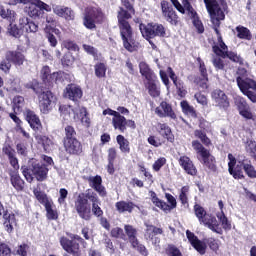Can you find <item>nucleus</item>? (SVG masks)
<instances>
[{
    "label": "nucleus",
    "instance_id": "nucleus-2",
    "mask_svg": "<svg viewBox=\"0 0 256 256\" xmlns=\"http://www.w3.org/2000/svg\"><path fill=\"white\" fill-rule=\"evenodd\" d=\"M127 19H131V14L127 12V10L120 8L118 12V23L120 27V33L123 40L124 48L133 53V51H137V43L133 39V32L131 31V26Z\"/></svg>",
    "mask_w": 256,
    "mask_h": 256
},
{
    "label": "nucleus",
    "instance_id": "nucleus-48",
    "mask_svg": "<svg viewBox=\"0 0 256 256\" xmlns=\"http://www.w3.org/2000/svg\"><path fill=\"white\" fill-rule=\"evenodd\" d=\"M0 17L2 19H8L9 21H13V19L15 18V11L0 7Z\"/></svg>",
    "mask_w": 256,
    "mask_h": 256
},
{
    "label": "nucleus",
    "instance_id": "nucleus-22",
    "mask_svg": "<svg viewBox=\"0 0 256 256\" xmlns=\"http://www.w3.org/2000/svg\"><path fill=\"white\" fill-rule=\"evenodd\" d=\"M200 223H202L204 227H208V229L214 231V233H221L219 221H217V218L211 214L205 215L204 219Z\"/></svg>",
    "mask_w": 256,
    "mask_h": 256
},
{
    "label": "nucleus",
    "instance_id": "nucleus-33",
    "mask_svg": "<svg viewBox=\"0 0 256 256\" xmlns=\"http://www.w3.org/2000/svg\"><path fill=\"white\" fill-rule=\"evenodd\" d=\"M33 193L37 199V201H39V203H41L42 205H47L48 203H51L53 200L49 199V197H47V194H45V192L41 191V188L39 187V185L33 189Z\"/></svg>",
    "mask_w": 256,
    "mask_h": 256
},
{
    "label": "nucleus",
    "instance_id": "nucleus-25",
    "mask_svg": "<svg viewBox=\"0 0 256 256\" xmlns=\"http://www.w3.org/2000/svg\"><path fill=\"white\" fill-rule=\"evenodd\" d=\"M199 161L204 165V167H207L210 171H216L217 166L215 165V156H212L211 152H206L204 155L198 157Z\"/></svg>",
    "mask_w": 256,
    "mask_h": 256
},
{
    "label": "nucleus",
    "instance_id": "nucleus-60",
    "mask_svg": "<svg viewBox=\"0 0 256 256\" xmlns=\"http://www.w3.org/2000/svg\"><path fill=\"white\" fill-rule=\"evenodd\" d=\"M68 195H69V191H67V189L61 188L59 190V198H58L59 205H65V199H67Z\"/></svg>",
    "mask_w": 256,
    "mask_h": 256
},
{
    "label": "nucleus",
    "instance_id": "nucleus-49",
    "mask_svg": "<svg viewBox=\"0 0 256 256\" xmlns=\"http://www.w3.org/2000/svg\"><path fill=\"white\" fill-rule=\"evenodd\" d=\"M0 17L2 19H8L9 21H13V19L15 18V11L0 7Z\"/></svg>",
    "mask_w": 256,
    "mask_h": 256
},
{
    "label": "nucleus",
    "instance_id": "nucleus-3",
    "mask_svg": "<svg viewBox=\"0 0 256 256\" xmlns=\"http://www.w3.org/2000/svg\"><path fill=\"white\" fill-rule=\"evenodd\" d=\"M21 170L28 183L33 182V177H35L37 181H45V179H47V173H49L47 166L33 159L31 161L30 168H27V166H22Z\"/></svg>",
    "mask_w": 256,
    "mask_h": 256
},
{
    "label": "nucleus",
    "instance_id": "nucleus-26",
    "mask_svg": "<svg viewBox=\"0 0 256 256\" xmlns=\"http://www.w3.org/2000/svg\"><path fill=\"white\" fill-rule=\"evenodd\" d=\"M112 124L114 129H118L121 133H125V131H127V119L125 116H121L119 112L112 118Z\"/></svg>",
    "mask_w": 256,
    "mask_h": 256
},
{
    "label": "nucleus",
    "instance_id": "nucleus-43",
    "mask_svg": "<svg viewBox=\"0 0 256 256\" xmlns=\"http://www.w3.org/2000/svg\"><path fill=\"white\" fill-rule=\"evenodd\" d=\"M80 195H84L86 201H90L92 205H95V203L101 202V200H99V196H97V193L91 190H87L86 193H82Z\"/></svg>",
    "mask_w": 256,
    "mask_h": 256
},
{
    "label": "nucleus",
    "instance_id": "nucleus-51",
    "mask_svg": "<svg viewBox=\"0 0 256 256\" xmlns=\"http://www.w3.org/2000/svg\"><path fill=\"white\" fill-rule=\"evenodd\" d=\"M36 141H38V143H40V145H43L44 149H49V147H51V145H53V142L47 136L37 135Z\"/></svg>",
    "mask_w": 256,
    "mask_h": 256
},
{
    "label": "nucleus",
    "instance_id": "nucleus-41",
    "mask_svg": "<svg viewBox=\"0 0 256 256\" xmlns=\"http://www.w3.org/2000/svg\"><path fill=\"white\" fill-rule=\"evenodd\" d=\"M192 147H193L194 151H196L198 157H202V155L209 152V150L204 148L203 144H201V142H199L198 140L192 141Z\"/></svg>",
    "mask_w": 256,
    "mask_h": 256
},
{
    "label": "nucleus",
    "instance_id": "nucleus-64",
    "mask_svg": "<svg viewBox=\"0 0 256 256\" xmlns=\"http://www.w3.org/2000/svg\"><path fill=\"white\" fill-rule=\"evenodd\" d=\"M166 163H167V159H165L164 157L159 158L153 164L154 171H160L161 167H163V165H165Z\"/></svg>",
    "mask_w": 256,
    "mask_h": 256
},
{
    "label": "nucleus",
    "instance_id": "nucleus-34",
    "mask_svg": "<svg viewBox=\"0 0 256 256\" xmlns=\"http://www.w3.org/2000/svg\"><path fill=\"white\" fill-rule=\"evenodd\" d=\"M124 231L129 239V242L131 245H137V229L131 225H125L124 226Z\"/></svg>",
    "mask_w": 256,
    "mask_h": 256
},
{
    "label": "nucleus",
    "instance_id": "nucleus-57",
    "mask_svg": "<svg viewBox=\"0 0 256 256\" xmlns=\"http://www.w3.org/2000/svg\"><path fill=\"white\" fill-rule=\"evenodd\" d=\"M165 197L168 203H170V205H169V209L164 211L165 213H169V211H172V209H175L177 207V199H175L171 194H166Z\"/></svg>",
    "mask_w": 256,
    "mask_h": 256
},
{
    "label": "nucleus",
    "instance_id": "nucleus-53",
    "mask_svg": "<svg viewBox=\"0 0 256 256\" xmlns=\"http://www.w3.org/2000/svg\"><path fill=\"white\" fill-rule=\"evenodd\" d=\"M14 103V111H21L25 105V98L22 96H16L13 100Z\"/></svg>",
    "mask_w": 256,
    "mask_h": 256
},
{
    "label": "nucleus",
    "instance_id": "nucleus-15",
    "mask_svg": "<svg viewBox=\"0 0 256 256\" xmlns=\"http://www.w3.org/2000/svg\"><path fill=\"white\" fill-rule=\"evenodd\" d=\"M63 95L66 99H70V101H79L83 97V90L75 84H68L64 89Z\"/></svg>",
    "mask_w": 256,
    "mask_h": 256
},
{
    "label": "nucleus",
    "instance_id": "nucleus-55",
    "mask_svg": "<svg viewBox=\"0 0 256 256\" xmlns=\"http://www.w3.org/2000/svg\"><path fill=\"white\" fill-rule=\"evenodd\" d=\"M245 107H247V103L244 102L242 103V107L239 106V113L242 117H244L245 119H253V114L246 109Z\"/></svg>",
    "mask_w": 256,
    "mask_h": 256
},
{
    "label": "nucleus",
    "instance_id": "nucleus-16",
    "mask_svg": "<svg viewBox=\"0 0 256 256\" xmlns=\"http://www.w3.org/2000/svg\"><path fill=\"white\" fill-rule=\"evenodd\" d=\"M0 215L4 219V227L7 233H13V227L17 225V221L15 220V214H11L5 211L3 204L0 202Z\"/></svg>",
    "mask_w": 256,
    "mask_h": 256
},
{
    "label": "nucleus",
    "instance_id": "nucleus-62",
    "mask_svg": "<svg viewBox=\"0 0 256 256\" xmlns=\"http://www.w3.org/2000/svg\"><path fill=\"white\" fill-rule=\"evenodd\" d=\"M92 213L96 217H101L103 215V210L101 209V202L92 204Z\"/></svg>",
    "mask_w": 256,
    "mask_h": 256
},
{
    "label": "nucleus",
    "instance_id": "nucleus-28",
    "mask_svg": "<svg viewBox=\"0 0 256 256\" xmlns=\"http://www.w3.org/2000/svg\"><path fill=\"white\" fill-rule=\"evenodd\" d=\"M139 70L140 74L142 75V77H145L146 81H153V79L157 77L153 70H151V68L149 67V64L146 62L139 63Z\"/></svg>",
    "mask_w": 256,
    "mask_h": 256
},
{
    "label": "nucleus",
    "instance_id": "nucleus-54",
    "mask_svg": "<svg viewBox=\"0 0 256 256\" xmlns=\"http://www.w3.org/2000/svg\"><path fill=\"white\" fill-rule=\"evenodd\" d=\"M230 175L234 177V179H244L243 171L241 170V166L236 165L232 168V171H229Z\"/></svg>",
    "mask_w": 256,
    "mask_h": 256
},
{
    "label": "nucleus",
    "instance_id": "nucleus-59",
    "mask_svg": "<svg viewBox=\"0 0 256 256\" xmlns=\"http://www.w3.org/2000/svg\"><path fill=\"white\" fill-rule=\"evenodd\" d=\"M197 14L192 15L193 17V25L197 29L198 33H203L205 31V28L203 27V23L199 18L196 17Z\"/></svg>",
    "mask_w": 256,
    "mask_h": 256
},
{
    "label": "nucleus",
    "instance_id": "nucleus-12",
    "mask_svg": "<svg viewBox=\"0 0 256 256\" xmlns=\"http://www.w3.org/2000/svg\"><path fill=\"white\" fill-rule=\"evenodd\" d=\"M212 99L215 103V106L219 107V109H223V111H227V109H229V98L227 97V94H225V92L222 90H214L212 92Z\"/></svg>",
    "mask_w": 256,
    "mask_h": 256
},
{
    "label": "nucleus",
    "instance_id": "nucleus-61",
    "mask_svg": "<svg viewBox=\"0 0 256 256\" xmlns=\"http://www.w3.org/2000/svg\"><path fill=\"white\" fill-rule=\"evenodd\" d=\"M0 256H11V248L0 241Z\"/></svg>",
    "mask_w": 256,
    "mask_h": 256
},
{
    "label": "nucleus",
    "instance_id": "nucleus-9",
    "mask_svg": "<svg viewBox=\"0 0 256 256\" xmlns=\"http://www.w3.org/2000/svg\"><path fill=\"white\" fill-rule=\"evenodd\" d=\"M89 201L85 198L84 194H79L75 201V209L81 217L85 221H89L91 219V208H89Z\"/></svg>",
    "mask_w": 256,
    "mask_h": 256
},
{
    "label": "nucleus",
    "instance_id": "nucleus-36",
    "mask_svg": "<svg viewBox=\"0 0 256 256\" xmlns=\"http://www.w3.org/2000/svg\"><path fill=\"white\" fill-rule=\"evenodd\" d=\"M236 32H237L238 39H246V41H251L253 37L251 35V31L245 26H241V25L237 26Z\"/></svg>",
    "mask_w": 256,
    "mask_h": 256
},
{
    "label": "nucleus",
    "instance_id": "nucleus-47",
    "mask_svg": "<svg viewBox=\"0 0 256 256\" xmlns=\"http://www.w3.org/2000/svg\"><path fill=\"white\" fill-rule=\"evenodd\" d=\"M46 209V216L47 219H51V220H55L57 219V211L53 210V201L49 202L48 204H46L45 206Z\"/></svg>",
    "mask_w": 256,
    "mask_h": 256
},
{
    "label": "nucleus",
    "instance_id": "nucleus-50",
    "mask_svg": "<svg viewBox=\"0 0 256 256\" xmlns=\"http://www.w3.org/2000/svg\"><path fill=\"white\" fill-rule=\"evenodd\" d=\"M183 113L186 115H191L192 117H195V109L189 105V102L182 101L180 103Z\"/></svg>",
    "mask_w": 256,
    "mask_h": 256
},
{
    "label": "nucleus",
    "instance_id": "nucleus-52",
    "mask_svg": "<svg viewBox=\"0 0 256 256\" xmlns=\"http://www.w3.org/2000/svg\"><path fill=\"white\" fill-rule=\"evenodd\" d=\"M195 215L198 218V221L201 223L202 220L205 219V215H208L207 212H205V209L198 204L194 206Z\"/></svg>",
    "mask_w": 256,
    "mask_h": 256
},
{
    "label": "nucleus",
    "instance_id": "nucleus-30",
    "mask_svg": "<svg viewBox=\"0 0 256 256\" xmlns=\"http://www.w3.org/2000/svg\"><path fill=\"white\" fill-rule=\"evenodd\" d=\"M146 88L151 97H159L161 95V90L157 87V76L152 80H147Z\"/></svg>",
    "mask_w": 256,
    "mask_h": 256
},
{
    "label": "nucleus",
    "instance_id": "nucleus-56",
    "mask_svg": "<svg viewBox=\"0 0 256 256\" xmlns=\"http://www.w3.org/2000/svg\"><path fill=\"white\" fill-rule=\"evenodd\" d=\"M217 218L219 219V221L222 223V227L223 229H231V223L229 222V220L227 219V216H225V213H218L217 214Z\"/></svg>",
    "mask_w": 256,
    "mask_h": 256
},
{
    "label": "nucleus",
    "instance_id": "nucleus-6",
    "mask_svg": "<svg viewBox=\"0 0 256 256\" xmlns=\"http://www.w3.org/2000/svg\"><path fill=\"white\" fill-rule=\"evenodd\" d=\"M69 240L67 237L60 238V245L66 251L73 256H81V249L79 248V242L82 241L81 236L79 235H71Z\"/></svg>",
    "mask_w": 256,
    "mask_h": 256
},
{
    "label": "nucleus",
    "instance_id": "nucleus-29",
    "mask_svg": "<svg viewBox=\"0 0 256 256\" xmlns=\"http://www.w3.org/2000/svg\"><path fill=\"white\" fill-rule=\"evenodd\" d=\"M156 131H158L159 134L162 135V137H165L167 141H170V143H173L174 141L173 134H171V128L167 124L165 123L156 124Z\"/></svg>",
    "mask_w": 256,
    "mask_h": 256
},
{
    "label": "nucleus",
    "instance_id": "nucleus-44",
    "mask_svg": "<svg viewBox=\"0 0 256 256\" xmlns=\"http://www.w3.org/2000/svg\"><path fill=\"white\" fill-rule=\"evenodd\" d=\"M246 151L249 153L250 157L256 161V142L253 140H248L246 142Z\"/></svg>",
    "mask_w": 256,
    "mask_h": 256
},
{
    "label": "nucleus",
    "instance_id": "nucleus-10",
    "mask_svg": "<svg viewBox=\"0 0 256 256\" xmlns=\"http://www.w3.org/2000/svg\"><path fill=\"white\" fill-rule=\"evenodd\" d=\"M65 76L64 72H54L51 74V68L49 66H44L41 69V78L46 85H51L53 83H61L63 77Z\"/></svg>",
    "mask_w": 256,
    "mask_h": 256
},
{
    "label": "nucleus",
    "instance_id": "nucleus-8",
    "mask_svg": "<svg viewBox=\"0 0 256 256\" xmlns=\"http://www.w3.org/2000/svg\"><path fill=\"white\" fill-rule=\"evenodd\" d=\"M103 21V12L99 8H87L83 25L86 29H95L97 26L95 23H101Z\"/></svg>",
    "mask_w": 256,
    "mask_h": 256
},
{
    "label": "nucleus",
    "instance_id": "nucleus-7",
    "mask_svg": "<svg viewBox=\"0 0 256 256\" xmlns=\"http://www.w3.org/2000/svg\"><path fill=\"white\" fill-rule=\"evenodd\" d=\"M140 31L144 39H154V37H165L167 35L163 24H140Z\"/></svg>",
    "mask_w": 256,
    "mask_h": 256
},
{
    "label": "nucleus",
    "instance_id": "nucleus-5",
    "mask_svg": "<svg viewBox=\"0 0 256 256\" xmlns=\"http://www.w3.org/2000/svg\"><path fill=\"white\" fill-rule=\"evenodd\" d=\"M13 2L17 5L21 3L22 5H28L25 8L26 13H28L29 17L33 19H37L43 15V11H51L49 5L41 0H13Z\"/></svg>",
    "mask_w": 256,
    "mask_h": 256
},
{
    "label": "nucleus",
    "instance_id": "nucleus-38",
    "mask_svg": "<svg viewBox=\"0 0 256 256\" xmlns=\"http://www.w3.org/2000/svg\"><path fill=\"white\" fill-rule=\"evenodd\" d=\"M11 184L14 188H16L17 191H23V187H25V182L18 174H13L11 176Z\"/></svg>",
    "mask_w": 256,
    "mask_h": 256
},
{
    "label": "nucleus",
    "instance_id": "nucleus-24",
    "mask_svg": "<svg viewBox=\"0 0 256 256\" xmlns=\"http://www.w3.org/2000/svg\"><path fill=\"white\" fill-rule=\"evenodd\" d=\"M179 165L182 166V168L188 175H197V168L195 167V164H193V161H191L190 157H180Z\"/></svg>",
    "mask_w": 256,
    "mask_h": 256
},
{
    "label": "nucleus",
    "instance_id": "nucleus-18",
    "mask_svg": "<svg viewBox=\"0 0 256 256\" xmlns=\"http://www.w3.org/2000/svg\"><path fill=\"white\" fill-rule=\"evenodd\" d=\"M64 148L66 153L70 155H79L83 148L81 147V142L77 140V138L71 139H64Z\"/></svg>",
    "mask_w": 256,
    "mask_h": 256
},
{
    "label": "nucleus",
    "instance_id": "nucleus-31",
    "mask_svg": "<svg viewBox=\"0 0 256 256\" xmlns=\"http://www.w3.org/2000/svg\"><path fill=\"white\" fill-rule=\"evenodd\" d=\"M115 207L119 213H133L135 204L133 202L119 201L115 204Z\"/></svg>",
    "mask_w": 256,
    "mask_h": 256
},
{
    "label": "nucleus",
    "instance_id": "nucleus-42",
    "mask_svg": "<svg viewBox=\"0 0 256 256\" xmlns=\"http://www.w3.org/2000/svg\"><path fill=\"white\" fill-rule=\"evenodd\" d=\"M194 135L195 137L200 139L201 143H203V145H206V147H209V145H211V139H209V137H207V134L202 130H195Z\"/></svg>",
    "mask_w": 256,
    "mask_h": 256
},
{
    "label": "nucleus",
    "instance_id": "nucleus-35",
    "mask_svg": "<svg viewBox=\"0 0 256 256\" xmlns=\"http://www.w3.org/2000/svg\"><path fill=\"white\" fill-rule=\"evenodd\" d=\"M146 225V230H145V239H153L155 235H162L163 234V229L157 228L153 225L145 224Z\"/></svg>",
    "mask_w": 256,
    "mask_h": 256
},
{
    "label": "nucleus",
    "instance_id": "nucleus-37",
    "mask_svg": "<svg viewBox=\"0 0 256 256\" xmlns=\"http://www.w3.org/2000/svg\"><path fill=\"white\" fill-rule=\"evenodd\" d=\"M116 141L119 145V149L122 153H129L131 148L129 147V140L125 138L123 135H118L116 137Z\"/></svg>",
    "mask_w": 256,
    "mask_h": 256
},
{
    "label": "nucleus",
    "instance_id": "nucleus-13",
    "mask_svg": "<svg viewBox=\"0 0 256 256\" xmlns=\"http://www.w3.org/2000/svg\"><path fill=\"white\" fill-rule=\"evenodd\" d=\"M154 112L161 118L169 117L170 119H177V114L173 111V107L165 101H162L160 105L155 108Z\"/></svg>",
    "mask_w": 256,
    "mask_h": 256
},
{
    "label": "nucleus",
    "instance_id": "nucleus-19",
    "mask_svg": "<svg viewBox=\"0 0 256 256\" xmlns=\"http://www.w3.org/2000/svg\"><path fill=\"white\" fill-rule=\"evenodd\" d=\"M74 112V121H81L82 125L89 129L91 127V118H89V114L87 113V109L85 107H81L79 109L75 108L72 110Z\"/></svg>",
    "mask_w": 256,
    "mask_h": 256
},
{
    "label": "nucleus",
    "instance_id": "nucleus-58",
    "mask_svg": "<svg viewBox=\"0 0 256 256\" xmlns=\"http://www.w3.org/2000/svg\"><path fill=\"white\" fill-rule=\"evenodd\" d=\"M26 89H33L34 93H41V89H39V82L37 80H32L25 84Z\"/></svg>",
    "mask_w": 256,
    "mask_h": 256
},
{
    "label": "nucleus",
    "instance_id": "nucleus-63",
    "mask_svg": "<svg viewBox=\"0 0 256 256\" xmlns=\"http://www.w3.org/2000/svg\"><path fill=\"white\" fill-rule=\"evenodd\" d=\"M111 235L116 239H125V233H123V229L119 227L112 229Z\"/></svg>",
    "mask_w": 256,
    "mask_h": 256
},
{
    "label": "nucleus",
    "instance_id": "nucleus-11",
    "mask_svg": "<svg viewBox=\"0 0 256 256\" xmlns=\"http://www.w3.org/2000/svg\"><path fill=\"white\" fill-rule=\"evenodd\" d=\"M160 5L164 19L170 23V25H177V23H179V17L173 9V6H171V4L165 0H163Z\"/></svg>",
    "mask_w": 256,
    "mask_h": 256
},
{
    "label": "nucleus",
    "instance_id": "nucleus-21",
    "mask_svg": "<svg viewBox=\"0 0 256 256\" xmlns=\"http://www.w3.org/2000/svg\"><path fill=\"white\" fill-rule=\"evenodd\" d=\"M53 13L58 17H63L67 21H73L75 19V12L69 7L56 5L53 7Z\"/></svg>",
    "mask_w": 256,
    "mask_h": 256
},
{
    "label": "nucleus",
    "instance_id": "nucleus-20",
    "mask_svg": "<svg viewBox=\"0 0 256 256\" xmlns=\"http://www.w3.org/2000/svg\"><path fill=\"white\" fill-rule=\"evenodd\" d=\"M51 99H53V93H51V91L42 92L40 94V111L42 113H49V111H51Z\"/></svg>",
    "mask_w": 256,
    "mask_h": 256
},
{
    "label": "nucleus",
    "instance_id": "nucleus-17",
    "mask_svg": "<svg viewBox=\"0 0 256 256\" xmlns=\"http://www.w3.org/2000/svg\"><path fill=\"white\" fill-rule=\"evenodd\" d=\"M186 237L192 247H194V249H196L200 255H205V251H207V244L205 242L199 240V238H197V236H195V234L189 230L186 231Z\"/></svg>",
    "mask_w": 256,
    "mask_h": 256
},
{
    "label": "nucleus",
    "instance_id": "nucleus-27",
    "mask_svg": "<svg viewBox=\"0 0 256 256\" xmlns=\"http://www.w3.org/2000/svg\"><path fill=\"white\" fill-rule=\"evenodd\" d=\"M26 121L34 131H39L41 129V120H39V117L35 115V112L27 110Z\"/></svg>",
    "mask_w": 256,
    "mask_h": 256
},
{
    "label": "nucleus",
    "instance_id": "nucleus-40",
    "mask_svg": "<svg viewBox=\"0 0 256 256\" xmlns=\"http://www.w3.org/2000/svg\"><path fill=\"white\" fill-rule=\"evenodd\" d=\"M179 201H181L182 205L189 203V186H184L180 189Z\"/></svg>",
    "mask_w": 256,
    "mask_h": 256
},
{
    "label": "nucleus",
    "instance_id": "nucleus-23",
    "mask_svg": "<svg viewBox=\"0 0 256 256\" xmlns=\"http://www.w3.org/2000/svg\"><path fill=\"white\" fill-rule=\"evenodd\" d=\"M19 27L26 33H37L39 26L33 21H29V18L23 16L19 19Z\"/></svg>",
    "mask_w": 256,
    "mask_h": 256
},
{
    "label": "nucleus",
    "instance_id": "nucleus-1",
    "mask_svg": "<svg viewBox=\"0 0 256 256\" xmlns=\"http://www.w3.org/2000/svg\"><path fill=\"white\" fill-rule=\"evenodd\" d=\"M206 5V9L210 15V19L212 21V25H214V31L217 34L218 42L213 45L212 50L215 55L212 58V64L215 67L216 71H223L225 69V61H223L226 57L233 61L234 63H239L243 65V58L241 56L235 54V52H229V48L223 42V38L221 37V33H219V25H221V21L225 19V12L219 6L217 0H204Z\"/></svg>",
    "mask_w": 256,
    "mask_h": 256
},
{
    "label": "nucleus",
    "instance_id": "nucleus-46",
    "mask_svg": "<svg viewBox=\"0 0 256 256\" xmlns=\"http://www.w3.org/2000/svg\"><path fill=\"white\" fill-rule=\"evenodd\" d=\"M165 253L167 256H183L181 250L177 246L170 244L166 247Z\"/></svg>",
    "mask_w": 256,
    "mask_h": 256
},
{
    "label": "nucleus",
    "instance_id": "nucleus-32",
    "mask_svg": "<svg viewBox=\"0 0 256 256\" xmlns=\"http://www.w3.org/2000/svg\"><path fill=\"white\" fill-rule=\"evenodd\" d=\"M149 197L153 205L155 207H158V209H161L162 211H168L169 210V204L166 202H163L159 197H157V194L153 191L149 192Z\"/></svg>",
    "mask_w": 256,
    "mask_h": 256
},
{
    "label": "nucleus",
    "instance_id": "nucleus-4",
    "mask_svg": "<svg viewBox=\"0 0 256 256\" xmlns=\"http://www.w3.org/2000/svg\"><path fill=\"white\" fill-rule=\"evenodd\" d=\"M25 61H27V59L23 52L19 50H9L5 54V59L0 63V69L4 73H9L13 65H15V67H21Z\"/></svg>",
    "mask_w": 256,
    "mask_h": 256
},
{
    "label": "nucleus",
    "instance_id": "nucleus-14",
    "mask_svg": "<svg viewBox=\"0 0 256 256\" xmlns=\"http://www.w3.org/2000/svg\"><path fill=\"white\" fill-rule=\"evenodd\" d=\"M87 181L89 183V186L94 189V191H97L100 197H107V189H105V186H103V179L101 178V176H89L87 178Z\"/></svg>",
    "mask_w": 256,
    "mask_h": 256
},
{
    "label": "nucleus",
    "instance_id": "nucleus-39",
    "mask_svg": "<svg viewBox=\"0 0 256 256\" xmlns=\"http://www.w3.org/2000/svg\"><path fill=\"white\" fill-rule=\"evenodd\" d=\"M238 163H240V166L243 167V169H244L245 173L248 175V177L255 179L256 170H255V167H253V165L245 163L244 160L242 162L239 161Z\"/></svg>",
    "mask_w": 256,
    "mask_h": 256
},
{
    "label": "nucleus",
    "instance_id": "nucleus-45",
    "mask_svg": "<svg viewBox=\"0 0 256 256\" xmlns=\"http://www.w3.org/2000/svg\"><path fill=\"white\" fill-rule=\"evenodd\" d=\"M95 75L100 79L105 77L107 73V66L104 63H98L95 65Z\"/></svg>",
    "mask_w": 256,
    "mask_h": 256
}]
</instances>
